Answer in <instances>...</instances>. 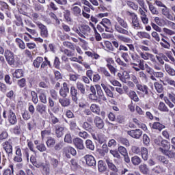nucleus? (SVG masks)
Here are the masks:
<instances>
[{
    "instance_id": "a19ab883",
    "label": "nucleus",
    "mask_w": 175,
    "mask_h": 175,
    "mask_svg": "<svg viewBox=\"0 0 175 175\" xmlns=\"http://www.w3.org/2000/svg\"><path fill=\"white\" fill-rule=\"evenodd\" d=\"M141 57L142 58V59L147 61V60H152L153 57L154 55H152V53H147V52H141L139 53Z\"/></svg>"
},
{
    "instance_id": "79ce46f5",
    "label": "nucleus",
    "mask_w": 175,
    "mask_h": 175,
    "mask_svg": "<svg viewBox=\"0 0 175 175\" xmlns=\"http://www.w3.org/2000/svg\"><path fill=\"white\" fill-rule=\"evenodd\" d=\"M33 9L36 12H40L44 11V6L41 5L40 3L36 2L33 4Z\"/></svg>"
},
{
    "instance_id": "c756f323",
    "label": "nucleus",
    "mask_w": 175,
    "mask_h": 175,
    "mask_svg": "<svg viewBox=\"0 0 175 175\" xmlns=\"http://www.w3.org/2000/svg\"><path fill=\"white\" fill-rule=\"evenodd\" d=\"M163 77L164 73L163 71H153L152 75L150 76V79L152 81H157V79H162Z\"/></svg>"
},
{
    "instance_id": "774afa93",
    "label": "nucleus",
    "mask_w": 175,
    "mask_h": 175,
    "mask_svg": "<svg viewBox=\"0 0 175 175\" xmlns=\"http://www.w3.org/2000/svg\"><path fill=\"white\" fill-rule=\"evenodd\" d=\"M85 145H86V148L88 149H90L91 150H94L95 149V146L90 139L86 140Z\"/></svg>"
},
{
    "instance_id": "680f3d73",
    "label": "nucleus",
    "mask_w": 175,
    "mask_h": 175,
    "mask_svg": "<svg viewBox=\"0 0 175 175\" xmlns=\"http://www.w3.org/2000/svg\"><path fill=\"white\" fill-rule=\"evenodd\" d=\"M105 46L106 49H107L108 52H115V49L112 44V43L110 41H105Z\"/></svg>"
},
{
    "instance_id": "9b49d317",
    "label": "nucleus",
    "mask_w": 175,
    "mask_h": 175,
    "mask_svg": "<svg viewBox=\"0 0 175 175\" xmlns=\"http://www.w3.org/2000/svg\"><path fill=\"white\" fill-rule=\"evenodd\" d=\"M76 32L80 37L85 38L84 36H88L91 33V27L88 25H81L77 29Z\"/></svg>"
},
{
    "instance_id": "1a4fd4ad",
    "label": "nucleus",
    "mask_w": 175,
    "mask_h": 175,
    "mask_svg": "<svg viewBox=\"0 0 175 175\" xmlns=\"http://www.w3.org/2000/svg\"><path fill=\"white\" fill-rule=\"evenodd\" d=\"M126 14L131 17V27H133V29L135 30H140L143 29L142 24L140 23L139 20L137 17V15L135 13H132L130 12V11H127Z\"/></svg>"
},
{
    "instance_id": "f257e3e1",
    "label": "nucleus",
    "mask_w": 175,
    "mask_h": 175,
    "mask_svg": "<svg viewBox=\"0 0 175 175\" xmlns=\"http://www.w3.org/2000/svg\"><path fill=\"white\" fill-rule=\"evenodd\" d=\"M48 113L49 114V123L55 128V135H56L57 138H61L64 136L65 130L66 128L64 125L58 124L60 123L59 118L53 113L50 109H48Z\"/></svg>"
},
{
    "instance_id": "2f4dec72",
    "label": "nucleus",
    "mask_w": 175,
    "mask_h": 175,
    "mask_svg": "<svg viewBox=\"0 0 175 175\" xmlns=\"http://www.w3.org/2000/svg\"><path fill=\"white\" fill-rule=\"evenodd\" d=\"M101 88H103L107 96H108L111 98H114L113 92L110 89H109V88L106 85V84L101 83Z\"/></svg>"
},
{
    "instance_id": "58836bf2",
    "label": "nucleus",
    "mask_w": 175,
    "mask_h": 175,
    "mask_svg": "<svg viewBox=\"0 0 175 175\" xmlns=\"http://www.w3.org/2000/svg\"><path fill=\"white\" fill-rule=\"evenodd\" d=\"M162 14L169 20L173 19V16L170 13L169 8L165 5L161 10Z\"/></svg>"
},
{
    "instance_id": "4c0bfd02",
    "label": "nucleus",
    "mask_w": 175,
    "mask_h": 175,
    "mask_svg": "<svg viewBox=\"0 0 175 175\" xmlns=\"http://www.w3.org/2000/svg\"><path fill=\"white\" fill-rule=\"evenodd\" d=\"M14 165L13 164H10L8 168H5L2 172V175H14Z\"/></svg>"
},
{
    "instance_id": "20e7f679",
    "label": "nucleus",
    "mask_w": 175,
    "mask_h": 175,
    "mask_svg": "<svg viewBox=\"0 0 175 175\" xmlns=\"http://www.w3.org/2000/svg\"><path fill=\"white\" fill-rule=\"evenodd\" d=\"M118 23L114 25L116 31L124 36H129V26L126 21L120 16H117Z\"/></svg>"
},
{
    "instance_id": "0e129e2a",
    "label": "nucleus",
    "mask_w": 175,
    "mask_h": 175,
    "mask_svg": "<svg viewBox=\"0 0 175 175\" xmlns=\"http://www.w3.org/2000/svg\"><path fill=\"white\" fill-rule=\"evenodd\" d=\"M151 62L153 64V66H154L153 67L154 70H161V66L157 62V59H155L154 55L152 57Z\"/></svg>"
},
{
    "instance_id": "ea45409f",
    "label": "nucleus",
    "mask_w": 175,
    "mask_h": 175,
    "mask_svg": "<svg viewBox=\"0 0 175 175\" xmlns=\"http://www.w3.org/2000/svg\"><path fill=\"white\" fill-rule=\"evenodd\" d=\"M165 70L166 72L172 77L175 76V70L173 67H172L170 65L165 64L164 65Z\"/></svg>"
},
{
    "instance_id": "aec40b11",
    "label": "nucleus",
    "mask_w": 175,
    "mask_h": 175,
    "mask_svg": "<svg viewBox=\"0 0 175 175\" xmlns=\"http://www.w3.org/2000/svg\"><path fill=\"white\" fill-rule=\"evenodd\" d=\"M84 159L86 162V165L90 167H96V161L94 157L92 154H85L84 157Z\"/></svg>"
},
{
    "instance_id": "9d476101",
    "label": "nucleus",
    "mask_w": 175,
    "mask_h": 175,
    "mask_svg": "<svg viewBox=\"0 0 175 175\" xmlns=\"http://www.w3.org/2000/svg\"><path fill=\"white\" fill-rule=\"evenodd\" d=\"M1 146L8 157L13 155V142L11 139L3 142Z\"/></svg>"
},
{
    "instance_id": "c03bdc74",
    "label": "nucleus",
    "mask_w": 175,
    "mask_h": 175,
    "mask_svg": "<svg viewBox=\"0 0 175 175\" xmlns=\"http://www.w3.org/2000/svg\"><path fill=\"white\" fill-rule=\"evenodd\" d=\"M159 150L161 151V152L168 157L169 158H174L175 157V152L172 150H164L161 148H159Z\"/></svg>"
},
{
    "instance_id": "f3484780",
    "label": "nucleus",
    "mask_w": 175,
    "mask_h": 175,
    "mask_svg": "<svg viewBox=\"0 0 175 175\" xmlns=\"http://www.w3.org/2000/svg\"><path fill=\"white\" fill-rule=\"evenodd\" d=\"M62 52L64 55H67L68 57H72L70 58V60L71 62L82 64V62L81 60L78 59V57H74V56H76L75 51H72L68 50L67 49H65Z\"/></svg>"
},
{
    "instance_id": "6e6552de",
    "label": "nucleus",
    "mask_w": 175,
    "mask_h": 175,
    "mask_svg": "<svg viewBox=\"0 0 175 175\" xmlns=\"http://www.w3.org/2000/svg\"><path fill=\"white\" fill-rule=\"evenodd\" d=\"M136 90L137 94L140 98H148L151 94V90L149 89L148 86L145 84L140 83L137 85Z\"/></svg>"
},
{
    "instance_id": "4468645a",
    "label": "nucleus",
    "mask_w": 175,
    "mask_h": 175,
    "mask_svg": "<svg viewBox=\"0 0 175 175\" xmlns=\"http://www.w3.org/2000/svg\"><path fill=\"white\" fill-rule=\"evenodd\" d=\"M4 57L8 65L12 66L15 64L14 53L9 49H5L4 52Z\"/></svg>"
},
{
    "instance_id": "412c9836",
    "label": "nucleus",
    "mask_w": 175,
    "mask_h": 175,
    "mask_svg": "<svg viewBox=\"0 0 175 175\" xmlns=\"http://www.w3.org/2000/svg\"><path fill=\"white\" fill-rule=\"evenodd\" d=\"M8 85H12L13 83L10 75H5L4 71L0 70V81H3Z\"/></svg>"
},
{
    "instance_id": "052dcab7",
    "label": "nucleus",
    "mask_w": 175,
    "mask_h": 175,
    "mask_svg": "<svg viewBox=\"0 0 175 175\" xmlns=\"http://www.w3.org/2000/svg\"><path fill=\"white\" fill-rule=\"evenodd\" d=\"M39 98L41 103L42 104L47 103V98H46V94L44 93V90H42V92L40 93Z\"/></svg>"
},
{
    "instance_id": "7c9ffc66",
    "label": "nucleus",
    "mask_w": 175,
    "mask_h": 175,
    "mask_svg": "<svg viewBox=\"0 0 175 175\" xmlns=\"http://www.w3.org/2000/svg\"><path fill=\"white\" fill-rule=\"evenodd\" d=\"M46 106L42 103L38 104V105L36 107V111L40 115L46 113Z\"/></svg>"
},
{
    "instance_id": "4be33fe9",
    "label": "nucleus",
    "mask_w": 175,
    "mask_h": 175,
    "mask_svg": "<svg viewBox=\"0 0 175 175\" xmlns=\"http://www.w3.org/2000/svg\"><path fill=\"white\" fill-rule=\"evenodd\" d=\"M94 123L96 128L99 130H103L105 128V121L100 116L94 117Z\"/></svg>"
},
{
    "instance_id": "6e6d98bb",
    "label": "nucleus",
    "mask_w": 175,
    "mask_h": 175,
    "mask_svg": "<svg viewBox=\"0 0 175 175\" xmlns=\"http://www.w3.org/2000/svg\"><path fill=\"white\" fill-rule=\"evenodd\" d=\"M137 36L141 38V39H148L150 40L151 39V36L150 33L145 32V31H140L137 33Z\"/></svg>"
},
{
    "instance_id": "39448f33",
    "label": "nucleus",
    "mask_w": 175,
    "mask_h": 175,
    "mask_svg": "<svg viewBox=\"0 0 175 175\" xmlns=\"http://www.w3.org/2000/svg\"><path fill=\"white\" fill-rule=\"evenodd\" d=\"M33 66L36 69H44L47 66L49 68H53V65L51 63V61L49 60V58L46 57H37L33 61L32 64Z\"/></svg>"
},
{
    "instance_id": "338daca9",
    "label": "nucleus",
    "mask_w": 175,
    "mask_h": 175,
    "mask_svg": "<svg viewBox=\"0 0 175 175\" xmlns=\"http://www.w3.org/2000/svg\"><path fill=\"white\" fill-rule=\"evenodd\" d=\"M16 43L17 44V46H18V48H20L21 49H23V50L25 49V48H26L25 43L21 38H16Z\"/></svg>"
},
{
    "instance_id": "6ab92c4d",
    "label": "nucleus",
    "mask_w": 175,
    "mask_h": 175,
    "mask_svg": "<svg viewBox=\"0 0 175 175\" xmlns=\"http://www.w3.org/2000/svg\"><path fill=\"white\" fill-rule=\"evenodd\" d=\"M63 154L66 156V157H67L68 159H70V154L72 156H76L77 154V151L76 149L72 148V146H66L64 149H63Z\"/></svg>"
},
{
    "instance_id": "393cba45",
    "label": "nucleus",
    "mask_w": 175,
    "mask_h": 175,
    "mask_svg": "<svg viewBox=\"0 0 175 175\" xmlns=\"http://www.w3.org/2000/svg\"><path fill=\"white\" fill-rule=\"evenodd\" d=\"M95 88H96L98 98L103 102H107V99L106 98V96L104 94V92L102 90L100 85H95Z\"/></svg>"
},
{
    "instance_id": "3c124183",
    "label": "nucleus",
    "mask_w": 175,
    "mask_h": 175,
    "mask_svg": "<svg viewBox=\"0 0 175 175\" xmlns=\"http://www.w3.org/2000/svg\"><path fill=\"white\" fill-rule=\"evenodd\" d=\"M118 142L123 146L126 147H129L130 146V142L128 138L124 137H120L118 138Z\"/></svg>"
},
{
    "instance_id": "a18cd8bd",
    "label": "nucleus",
    "mask_w": 175,
    "mask_h": 175,
    "mask_svg": "<svg viewBox=\"0 0 175 175\" xmlns=\"http://www.w3.org/2000/svg\"><path fill=\"white\" fill-rule=\"evenodd\" d=\"M160 45L164 48L169 49L171 46L170 42H169V39L167 37H164V38L161 39V42H160Z\"/></svg>"
},
{
    "instance_id": "f704fd0d",
    "label": "nucleus",
    "mask_w": 175,
    "mask_h": 175,
    "mask_svg": "<svg viewBox=\"0 0 175 175\" xmlns=\"http://www.w3.org/2000/svg\"><path fill=\"white\" fill-rule=\"evenodd\" d=\"M118 77L124 83H127V80L130 78L129 74L126 71H124L123 73H118Z\"/></svg>"
},
{
    "instance_id": "13d9d810",
    "label": "nucleus",
    "mask_w": 175,
    "mask_h": 175,
    "mask_svg": "<svg viewBox=\"0 0 175 175\" xmlns=\"http://www.w3.org/2000/svg\"><path fill=\"white\" fill-rule=\"evenodd\" d=\"M50 164L54 169H57L59 166V161L55 158H51Z\"/></svg>"
},
{
    "instance_id": "e433bc0d",
    "label": "nucleus",
    "mask_w": 175,
    "mask_h": 175,
    "mask_svg": "<svg viewBox=\"0 0 175 175\" xmlns=\"http://www.w3.org/2000/svg\"><path fill=\"white\" fill-rule=\"evenodd\" d=\"M158 110L163 113H169L170 111L168 107L166 105V104L164 102H162V101H161L159 103Z\"/></svg>"
},
{
    "instance_id": "cd10ccee",
    "label": "nucleus",
    "mask_w": 175,
    "mask_h": 175,
    "mask_svg": "<svg viewBox=\"0 0 175 175\" xmlns=\"http://www.w3.org/2000/svg\"><path fill=\"white\" fill-rule=\"evenodd\" d=\"M105 162L111 172H119L118 168L114 165V163L112 161V160H111L110 159H107L105 160Z\"/></svg>"
},
{
    "instance_id": "ddd939ff",
    "label": "nucleus",
    "mask_w": 175,
    "mask_h": 175,
    "mask_svg": "<svg viewBox=\"0 0 175 175\" xmlns=\"http://www.w3.org/2000/svg\"><path fill=\"white\" fill-rule=\"evenodd\" d=\"M118 39L126 44V45L129 47L130 51L135 52V49L134 44H133V40L129 38V37L119 35L118 36Z\"/></svg>"
},
{
    "instance_id": "37998d69",
    "label": "nucleus",
    "mask_w": 175,
    "mask_h": 175,
    "mask_svg": "<svg viewBox=\"0 0 175 175\" xmlns=\"http://www.w3.org/2000/svg\"><path fill=\"white\" fill-rule=\"evenodd\" d=\"M127 95L129 97L133 100L135 103H138L139 100V98H138V96L136 93V92L133 90H131L129 93H127Z\"/></svg>"
},
{
    "instance_id": "a878e982",
    "label": "nucleus",
    "mask_w": 175,
    "mask_h": 175,
    "mask_svg": "<svg viewBox=\"0 0 175 175\" xmlns=\"http://www.w3.org/2000/svg\"><path fill=\"white\" fill-rule=\"evenodd\" d=\"M72 142H73V144L77 149L83 150L85 148L83 142L81 139V138L75 137L73 139Z\"/></svg>"
},
{
    "instance_id": "a211bd4d",
    "label": "nucleus",
    "mask_w": 175,
    "mask_h": 175,
    "mask_svg": "<svg viewBox=\"0 0 175 175\" xmlns=\"http://www.w3.org/2000/svg\"><path fill=\"white\" fill-rule=\"evenodd\" d=\"M127 134L131 137L138 139H140V137L142 136L143 131L139 129H131L127 131Z\"/></svg>"
},
{
    "instance_id": "09e8293b",
    "label": "nucleus",
    "mask_w": 175,
    "mask_h": 175,
    "mask_svg": "<svg viewBox=\"0 0 175 175\" xmlns=\"http://www.w3.org/2000/svg\"><path fill=\"white\" fill-rule=\"evenodd\" d=\"M148 5H149V10L152 14L158 15L159 14V12L158 9L154 7L151 2L149 1H147Z\"/></svg>"
},
{
    "instance_id": "dca6fc26",
    "label": "nucleus",
    "mask_w": 175,
    "mask_h": 175,
    "mask_svg": "<svg viewBox=\"0 0 175 175\" xmlns=\"http://www.w3.org/2000/svg\"><path fill=\"white\" fill-rule=\"evenodd\" d=\"M82 129L90 133L92 135V137L94 140H98V137L96 135L94 130L93 129L94 127L90 123H89V122H87V121L84 122L83 124H82Z\"/></svg>"
},
{
    "instance_id": "de8ad7c7",
    "label": "nucleus",
    "mask_w": 175,
    "mask_h": 175,
    "mask_svg": "<svg viewBox=\"0 0 175 175\" xmlns=\"http://www.w3.org/2000/svg\"><path fill=\"white\" fill-rule=\"evenodd\" d=\"M137 63H138V64H135V63L131 64L133 66H139V68L141 69V70H146L145 60L139 59V60H137Z\"/></svg>"
},
{
    "instance_id": "69168bd1",
    "label": "nucleus",
    "mask_w": 175,
    "mask_h": 175,
    "mask_svg": "<svg viewBox=\"0 0 175 175\" xmlns=\"http://www.w3.org/2000/svg\"><path fill=\"white\" fill-rule=\"evenodd\" d=\"M12 132L16 136H20L22 133L21 126L16 125L12 129Z\"/></svg>"
},
{
    "instance_id": "f8f14e48",
    "label": "nucleus",
    "mask_w": 175,
    "mask_h": 175,
    "mask_svg": "<svg viewBox=\"0 0 175 175\" xmlns=\"http://www.w3.org/2000/svg\"><path fill=\"white\" fill-rule=\"evenodd\" d=\"M36 24L39 29L40 36L43 39H47L49 36L47 27L40 22H38Z\"/></svg>"
},
{
    "instance_id": "f03ea898",
    "label": "nucleus",
    "mask_w": 175,
    "mask_h": 175,
    "mask_svg": "<svg viewBox=\"0 0 175 175\" xmlns=\"http://www.w3.org/2000/svg\"><path fill=\"white\" fill-rule=\"evenodd\" d=\"M87 92L85 85L82 82L78 81L76 83V86L71 85L70 87L71 100L73 103L77 105L79 100L78 96H79V94L85 96L86 95Z\"/></svg>"
},
{
    "instance_id": "603ef678",
    "label": "nucleus",
    "mask_w": 175,
    "mask_h": 175,
    "mask_svg": "<svg viewBox=\"0 0 175 175\" xmlns=\"http://www.w3.org/2000/svg\"><path fill=\"white\" fill-rule=\"evenodd\" d=\"M56 143V140L53 137H49L47 141L46 142V144L48 148H53Z\"/></svg>"
},
{
    "instance_id": "b1692460",
    "label": "nucleus",
    "mask_w": 175,
    "mask_h": 175,
    "mask_svg": "<svg viewBox=\"0 0 175 175\" xmlns=\"http://www.w3.org/2000/svg\"><path fill=\"white\" fill-rule=\"evenodd\" d=\"M70 89L68 87V83L66 82L63 83V86L59 90V95L63 97L66 98L68 96L69 94Z\"/></svg>"
},
{
    "instance_id": "473e14b6",
    "label": "nucleus",
    "mask_w": 175,
    "mask_h": 175,
    "mask_svg": "<svg viewBox=\"0 0 175 175\" xmlns=\"http://www.w3.org/2000/svg\"><path fill=\"white\" fill-rule=\"evenodd\" d=\"M98 170L100 173H103L106 172V163L103 160H99L98 161Z\"/></svg>"
},
{
    "instance_id": "49530a36",
    "label": "nucleus",
    "mask_w": 175,
    "mask_h": 175,
    "mask_svg": "<svg viewBox=\"0 0 175 175\" xmlns=\"http://www.w3.org/2000/svg\"><path fill=\"white\" fill-rule=\"evenodd\" d=\"M59 103L64 107H67L70 105V100L69 98H63L59 99Z\"/></svg>"
},
{
    "instance_id": "c85d7f7f",
    "label": "nucleus",
    "mask_w": 175,
    "mask_h": 175,
    "mask_svg": "<svg viewBox=\"0 0 175 175\" xmlns=\"http://www.w3.org/2000/svg\"><path fill=\"white\" fill-rule=\"evenodd\" d=\"M71 12L72 15L75 16V17H81L82 16V10L81 8L78 6H74L71 8Z\"/></svg>"
},
{
    "instance_id": "72a5a7b5",
    "label": "nucleus",
    "mask_w": 175,
    "mask_h": 175,
    "mask_svg": "<svg viewBox=\"0 0 175 175\" xmlns=\"http://www.w3.org/2000/svg\"><path fill=\"white\" fill-rule=\"evenodd\" d=\"M140 154L141 157L143 159L144 161H147L148 159V150L146 148L143 146L140 149Z\"/></svg>"
},
{
    "instance_id": "2eb2a0df",
    "label": "nucleus",
    "mask_w": 175,
    "mask_h": 175,
    "mask_svg": "<svg viewBox=\"0 0 175 175\" xmlns=\"http://www.w3.org/2000/svg\"><path fill=\"white\" fill-rule=\"evenodd\" d=\"M100 24L105 29V31L109 33H113L114 29L112 27V23L111 20L107 18H103Z\"/></svg>"
},
{
    "instance_id": "5fc2aeb1",
    "label": "nucleus",
    "mask_w": 175,
    "mask_h": 175,
    "mask_svg": "<svg viewBox=\"0 0 175 175\" xmlns=\"http://www.w3.org/2000/svg\"><path fill=\"white\" fill-rule=\"evenodd\" d=\"M131 162L133 165L137 166L142 163V160L138 156H134L131 158Z\"/></svg>"
},
{
    "instance_id": "864d4df0",
    "label": "nucleus",
    "mask_w": 175,
    "mask_h": 175,
    "mask_svg": "<svg viewBox=\"0 0 175 175\" xmlns=\"http://www.w3.org/2000/svg\"><path fill=\"white\" fill-rule=\"evenodd\" d=\"M154 86L156 89V91L158 92V94H163L164 91V87L161 83H159V82H155L154 83Z\"/></svg>"
},
{
    "instance_id": "c9c22d12",
    "label": "nucleus",
    "mask_w": 175,
    "mask_h": 175,
    "mask_svg": "<svg viewBox=\"0 0 175 175\" xmlns=\"http://www.w3.org/2000/svg\"><path fill=\"white\" fill-rule=\"evenodd\" d=\"M90 111L94 113V114H96L98 116H100V107L98 104L92 103L90 106Z\"/></svg>"
},
{
    "instance_id": "bb28decb",
    "label": "nucleus",
    "mask_w": 175,
    "mask_h": 175,
    "mask_svg": "<svg viewBox=\"0 0 175 175\" xmlns=\"http://www.w3.org/2000/svg\"><path fill=\"white\" fill-rule=\"evenodd\" d=\"M139 13L141 15V21L142 22V23H144V25H147L149 22V19L146 15V10H144L142 8H139Z\"/></svg>"
},
{
    "instance_id": "423d86ee",
    "label": "nucleus",
    "mask_w": 175,
    "mask_h": 175,
    "mask_svg": "<svg viewBox=\"0 0 175 175\" xmlns=\"http://www.w3.org/2000/svg\"><path fill=\"white\" fill-rule=\"evenodd\" d=\"M2 116L5 120H8V122L12 125L16 124L18 122L16 113L12 109H3Z\"/></svg>"
},
{
    "instance_id": "bf43d9fd",
    "label": "nucleus",
    "mask_w": 175,
    "mask_h": 175,
    "mask_svg": "<svg viewBox=\"0 0 175 175\" xmlns=\"http://www.w3.org/2000/svg\"><path fill=\"white\" fill-rule=\"evenodd\" d=\"M131 151L133 154L140 155L141 148L137 145H133Z\"/></svg>"
},
{
    "instance_id": "0eeeda50",
    "label": "nucleus",
    "mask_w": 175,
    "mask_h": 175,
    "mask_svg": "<svg viewBox=\"0 0 175 175\" xmlns=\"http://www.w3.org/2000/svg\"><path fill=\"white\" fill-rule=\"evenodd\" d=\"M97 71L101 75H103L105 78H107L108 81L112 84V85L120 88L122 87V83L119 81L112 79V75L109 72L105 67H99L97 69Z\"/></svg>"
},
{
    "instance_id": "5701e85b",
    "label": "nucleus",
    "mask_w": 175,
    "mask_h": 175,
    "mask_svg": "<svg viewBox=\"0 0 175 175\" xmlns=\"http://www.w3.org/2000/svg\"><path fill=\"white\" fill-rule=\"evenodd\" d=\"M149 125L151 129L159 132H161L162 130L166 128V126L164 124H161L160 122H154L153 124L150 123Z\"/></svg>"
},
{
    "instance_id": "8fccbe9b",
    "label": "nucleus",
    "mask_w": 175,
    "mask_h": 175,
    "mask_svg": "<svg viewBox=\"0 0 175 175\" xmlns=\"http://www.w3.org/2000/svg\"><path fill=\"white\" fill-rule=\"evenodd\" d=\"M139 170L144 175L148 174L150 171L147 164H141V165L139 167Z\"/></svg>"
},
{
    "instance_id": "7ed1b4c3",
    "label": "nucleus",
    "mask_w": 175,
    "mask_h": 175,
    "mask_svg": "<svg viewBox=\"0 0 175 175\" xmlns=\"http://www.w3.org/2000/svg\"><path fill=\"white\" fill-rule=\"evenodd\" d=\"M23 156L27 161H29V149L28 148H23L20 146H15V156L13 158L14 163H22Z\"/></svg>"
},
{
    "instance_id": "4d7b16f0",
    "label": "nucleus",
    "mask_w": 175,
    "mask_h": 175,
    "mask_svg": "<svg viewBox=\"0 0 175 175\" xmlns=\"http://www.w3.org/2000/svg\"><path fill=\"white\" fill-rule=\"evenodd\" d=\"M64 18L68 23H72L73 19L71 18L70 11L66 10L64 12Z\"/></svg>"
},
{
    "instance_id": "e2e57ef3",
    "label": "nucleus",
    "mask_w": 175,
    "mask_h": 175,
    "mask_svg": "<svg viewBox=\"0 0 175 175\" xmlns=\"http://www.w3.org/2000/svg\"><path fill=\"white\" fill-rule=\"evenodd\" d=\"M126 5L134 11H137V10H138V5L136 4L135 2H133L132 1H127Z\"/></svg>"
}]
</instances>
